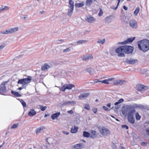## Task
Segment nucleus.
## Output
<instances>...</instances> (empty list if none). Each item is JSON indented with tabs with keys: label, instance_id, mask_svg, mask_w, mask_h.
Returning <instances> with one entry per match:
<instances>
[{
	"label": "nucleus",
	"instance_id": "obj_1",
	"mask_svg": "<svg viewBox=\"0 0 149 149\" xmlns=\"http://www.w3.org/2000/svg\"><path fill=\"white\" fill-rule=\"evenodd\" d=\"M139 48L143 52H146L149 49V40L147 39L143 40L138 42Z\"/></svg>",
	"mask_w": 149,
	"mask_h": 149
},
{
	"label": "nucleus",
	"instance_id": "obj_2",
	"mask_svg": "<svg viewBox=\"0 0 149 149\" xmlns=\"http://www.w3.org/2000/svg\"><path fill=\"white\" fill-rule=\"evenodd\" d=\"M31 79L32 77L30 76H28L27 78L19 79L17 81V83L18 84L22 85V86L21 87H19L18 90H20L23 88H25L28 84L31 82Z\"/></svg>",
	"mask_w": 149,
	"mask_h": 149
},
{
	"label": "nucleus",
	"instance_id": "obj_3",
	"mask_svg": "<svg viewBox=\"0 0 149 149\" xmlns=\"http://www.w3.org/2000/svg\"><path fill=\"white\" fill-rule=\"evenodd\" d=\"M136 112L135 109H130L127 114V119L128 121L131 124H133L135 122V119L134 117V114Z\"/></svg>",
	"mask_w": 149,
	"mask_h": 149
},
{
	"label": "nucleus",
	"instance_id": "obj_4",
	"mask_svg": "<svg viewBox=\"0 0 149 149\" xmlns=\"http://www.w3.org/2000/svg\"><path fill=\"white\" fill-rule=\"evenodd\" d=\"M19 28L17 27L15 28L8 29V30L1 31L0 34H8L14 33L18 30Z\"/></svg>",
	"mask_w": 149,
	"mask_h": 149
},
{
	"label": "nucleus",
	"instance_id": "obj_5",
	"mask_svg": "<svg viewBox=\"0 0 149 149\" xmlns=\"http://www.w3.org/2000/svg\"><path fill=\"white\" fill-rule=\"evenodd\" d=\"M124 47L123 46H121L116 49V52L118 53V56L119 57H124L125 56L124 54L125 50H124Z\"/></svg>",
	"mask_w": 149,
	"mask_h": 149
},
{
	"label": "nucleus",
	"instance_id": "obj_6",
	"mask_svg": "<svg viewBox=\"0 0 149 149\" xmlns=\"http://www.w3.org/2000/svg\"><path fill=\"white\" fill-rule=\"evenodd\" d=\"M100 132L101 134L103 136H107L110 134V131L107 128L105 127H103L100 129Z\"/></svg>",
	"mask_w": 149,
	"mask_h": 149
},
{
	"label": "nucleus",
	"instance_id": "obj_7",
	"mask_svg": "<svg viewBox=\"0 0 149 149\" xmlns=\"http://www.w3.org/2000/svg\"><path fill=\"white\" fill-rule=\"evenodd\" d=\"M124 50H125V53L127 54L131 53L133 51V48L131 46L124 45Z\"/></svg>",
	"mask_w": 149,
	"mask_h": 149
},
{
	"label": "nucleus",
	"instance_id": "obj_8",
	"mask_svg": "<svg viewBox=\"0 0 149 149\" xmlns=\"http://www.w3.org/2000/svg\"><path fill=\"white\" fill-rule=\"evenodd\" d=\"M130 26L133 29H136L138 27L137 22L134 20H131L129 22Z\"/></svg>",
	"mask_w": 149,
	"mask_h": 149
},
{
	"label": "nucleus",
	"instance_id": "obj_9",
	"mask_svg": "<svg viewBox=\"0 0 149 149\" xmlns=\"http://www.w3.org/2000/svg\"><path fill=\"white\" fill-rule=\"evenodd\" d=\"M7 83V82H3L2 84L0 86V94H3L5 93L6 91V88L5 86L6 83Z\"/></svg>",
	"mask_w": 149,
	"mask_h": 149
},
{
	"label": "nucleus",
	"instance_id": "obj_10",
	"mask_svg": "<svg viewBox=\"0 0 149 149\" xmlns=\"http://www.w3.org/2000/svg\"><path fill=\"white\" fill-rule=\"evenodd\" d=\"M137 89L138 91L142 92H144L145 91H146L148 89V88L147 86L142 85H140L137 86Z\"/></svg>",
	"mask_w": 149,
	"mask_h": 149
},
{
	"label": "nucleus",
	"instance_id": "obj_11",
	"mask_svg": "<svg viewBox=\"0 0 149 149\" xmlns=\"http://www.w3.org/2000/svg\"><path fill=\"white\" fill-rule=\"evenodd\" d=\"M137 108H139L141 109H143L144 108V107L143 105L137 104H134L130 105L129 107V108L130 109H136Z\"/></svg>",
	"mask_w": 149,
	"mask_h": 149
},
{
	"label": "nucleus",
	"instance_id": "obj_12",
	"mask_svg": "<svg viewBox=\"0 0 149 149\" xmlns=\"http://www.w3.org/2000/svg\"><path fill=\"white\" fill-rule=\"evenodd\" d=\"M125 61L127 63L130 64H134L137 63L138 61L136 59L130 58V59H126Z\"/></svg>",
	"mask_w": 149,
	"mask_h": 149
},
{
	"label": "nucleus",
	"instance_id": "obj_13",
	"mask_svg": "<svg viewBox=\"0 0 149 149\" xmlns=\"http://www.w3.org/2000/svg\"><path fill=\"white\" fill-rule=\"evenodd\" d=\"M135 38V37H133L128 38L126 40L122 42L121 44H126L128 43L132 42L134 40Z\"/></svg>",
	"mask_w": 149,
	"mask_h": 149
},
{
	"label": "nucleus",
	"instance_id": "obj_14",
	"mask_svg": "<svg viewBox=\"0 0 149 149\" xmlns=\"http://www.w3.org/2000/svg\"><path fill=\"white\" fill-rule=\"evenodd\" d=\"M126 82V81H125L121 80H115L113 81V84L115 85H121L125 83Z\"/></svg>",
	"mask_w": 149,
	"mask_h": 149
},
{
	"label": "nucleus",
	"instance_id": "obj_15",
	"mask_svg": "<svg viewBox=\"0 0 149 149\" xmlns=\"http://www.w3.org/2000/svg\"><path fill=\"white\" fill-rule=\"evenodd\" d=\"M93 58V55L91 54L88 55L84 56L82 58V60L84 61H86L92 59Z\"/></svg>",
	"mask_w": 149,
	"mask_h": 149
},
{
	"label": "nucleus",
	"instance_id": "obj_16",
	"mask_svg": "<svg viewBox=\"0 0 149 149\" xmlns=\"http://www.w3.org/2000/svg\"><path fill=\"white\" fill-rule=\"evenodd\" d=\"M76 103L74 101H67L64 102L62 104V106H64L65 105H69L75 104Z\"/></svg>",
	"mask_w": 149,
	"mask_h": 149
},
{
	"label": "nucleus",
	"instance_id": "obj_17",
	"mask_svg": "<svg viewBox=\"0 0 149 149\" xmlns=\"http://www.w3.org/2000/svg\"><path fill=\"white\" fill-rule=\"evenodd\" d=\"M89 93H83L80 94L79 96V98L80 99H82L83 98H86L89 95Z\"/></svg>",
	"mask_w": 149,
	"mask_h": 149
},
{
	"label": "nucleus",
	"instance_id": "obj_18",
	"mask_svg": "<svg viewBox=\"0 0 149 149\" xmlns=\"http://www.w3.org/2000/svg\"><path fill=\"white\" fill-rule=\"evenodd\" d=\"M51 67L46 63L44 64L41 66V70L43 71H46L50 68Z\"/></svg>",
	"mask_w": 149,
	"mask_h": 149
},
{
	"label": "nucleus",
	"instance_id": "obj_19",
	"mask_svg": "<svg viewBox=\"0 0 149 149\" xmlns=\"http://www.w3.org/2000/svg\"><path fill=\"white\" fill-rule=\"evenodd\" d=\"M45 129L44 126H42L41 127L38 128L36 130V133L37 135H38L41 132L43 131Z\"/></svg>",
	"mask_w": 149,
	"mask_h": 149
},
{
	"label": "nucleus",
	"instance_id": "obj_20",
	"mask_svg": "<svg viewBox=\"0 0 149 149\" xmlns=\"http://www.w3.org/2000/svg\"><path fill=\"white\" fill-rule=\"evenodd\" d=\"M84 147V145L81 143L76 144L74 146V149H81Z\"/></svg>",
	"mask_w": 149,
	"mask_h": 149
},
{
	"label": "nucleus",
	"instance_id": "obj_21",
	"mask_svg": "<svg viewBox=\"0 0 149 149\" xmlns=\"http://www.w3.org/2000/svg\"><path fill=\"white\" fill-rule=\"evenodd\" d=\"M86 21L89 23L93 22L95 21V19L93 17L89 16L85 19Z\"/></svg>",
	"mask_w": 149,
	"mask_h": 149
},
{
	"label": "nucleus",
	"instance_id": "obj_22",
	"mask_svg": "<svg viewBox=\"0 0 149 149\" xmlns=\"http://www.w3.org/2000/svg\"><path fill=\"white\" fill-rule=\"evenodd\" d=\"M60 115V113L59 112H57L51 116L53 120H54L56 118L58 117Z\"/></svg>",
	"mask_w": 149,
	"mask_h": 149
},
{
	"label": "nucleus",
	"instance_id": "obj_23",
	"mask_svg": "<svg viewBox=\"0 0 149 149\" xmlns=\"http://www.w3.org/2000/svg\"><path fill=\"white\" fill-rule=\"evenodd\" d=\"M114 79V78H109L107 79H105L103 81H101V82L104 83L106 84H109L108 82L109 81H112Z\"/></svg>",
	"mask_w": 149,
	"mask_h": 149
},
{
	"label": "nucleus",
	"instance_id": "obj_24",
	"mask_svg": "<svg viewBox=\"0 0 149 149\" xmlns=\"http://www.w3.org/2000/svg\"><path fill=\"white\" fill-rule=\"evenodd\" d=\"M74 8L69 7V8L68 9V12L67 13L68 15L69 16H71L73 13V11Z\"/></svg>",
	"mask_w": 149,
	"mask_h": 149
},
{
	"label": "nucleus",
	"instance_id": "obj_25",
	"mask_svg": "<svg viewBox=\"0 0 149 149\" xmlns=\"http://www.w3.org/2000/svg\"><path fill=\"white\" fill-rule=\"evenodd\" d=\"M36 114V112L34 109H32L29 111L28 113V115L30 116H33Z\"/></svg>",
	"mask_w": 149,
	"mask_h": 149
},
{
	"label": "nucleus",
	"instance_id": "obj_26",
	"mask_svg": "<svg viewBox=\"0 0 149 149\" xmlns=\"http://www.w3.org/2000/svg\"><path fill=\"white\" fill-rule=\"evenodd\" d=\"M9 8L8 7L3 6L0 7V13L3 10H7L9 9Z\"/></svg>",
	"mask_w": 149,
	"mask_h": 149
},
{
	"label": "nucleus",
	"instance_id": "obj_27",
	"mask_svg": "<svg viewBox=\"0 0 149 149\" xmlns=\"http://www.w3.org/2000/svg\"><path fill=\"white\" fill-rule=\"evenodd\" d=\"M78 129V127L77 126L72 127L71 130V132L72 133H76L77 132Z\"/></svg>",
	"mask_w": 149,
	"mask_h": 149
},
{
	"label": "nucleus",
	"instance_id": "obj_28",
	"mask_svg": "<svg viewBox=\"0 0 149 149\" xmlns=\"http://www.w3.org/2000/svg\"><path fill=\"white\" fill-rule=\"evenodd\" d=\"M65 85L66 89L69 90L71 89L72 88L75 86L73 84H66Z\"/></svg>",
	"mask_w": 149,
	"mask_h": 149
},
{
	"label": "nucleus",
	"instance_id": "obj_29",
	"mask_svg": "<svg viewBox=\"0 0 149 149\" xmlns=\"http://www.w3.org/2000/svg\"><path fill=\"white\" fill-rule=\"evenodd\" d=\"M91 133L92 135L91 137L92 138H94L96 137V135H97L96 132L95 131L92 130Z\"/></svg>",
	"mask_w": 149,
	"mask_h": 149
},
{
	"label": "nucleus",
	"instance_id": "obj_30",
	"mask_svg": "<svg viewBox=\"0 0 149 149\" xmlns=\"http://www.w3.org/2000/svg\"><path fill=\"white\" fill-rule=\"evenodd\" d=\"M84 5V2H82L81 3H76L75 4V6L79 8L82 7Z\"/></svg>",
	"mask_w": 149,
	"mask_h": 149
},
{
	"label": "nucleus",
	"instance_id": "obj_31",
	"mask_svg": "<svg viewBox=\"0 0 149 149\" xmlns=\"http://www.w3.org/2000/svg\"><path fill=\"white\" fill-rule=\"evenodd\" d=\"M11 93L13 95L17 97H20L21 96V95L19 94L18 92H16L13 91H12Z\"/></svg>",
	"mask_w": 149,
	"mask_h": 149
},
{
	"label": "nucleus",
	"instance_id": "obj_32",
	"mask_svg": "<svg viewBox=\"0 0 149 149\" xmlns=\"http://www.w3.org/2000/svg\"><path fill=\"white\" fill-rule=\"evenodd\" d=\"M90 136V134L86 131H84L83 133V136L85 137L88 138Z\"/></svg>",
	"mask_w": 149,
	"mask_h": 149
},
{
	"label": "nucleus",
	"instance_id": "obj_33",
	"mask_svg": "<svg viewBox=\"0 0 149 149\" xmlns=\"http://www.w3.org/2000/svg\"><path fill=\"white\" fill-rule=\"evenodd\" d=\"M140 8L139 7H137L134 13V14L136 16L138 13L139 12L140 10Z\"/></svg>",
	"mask_w": 149,
	"mask_h": 149
},
{
	"label": "nucleus",
	"instance_id": "obj_34",
	"mask_svg": "<svg viewBox=\"0 0 149 149\" xmlns=\"http://www.w3.org/2000/svg\"><path fill=\"white\" fill-rule=\"evenodd\" d=\"M70 49L71 48L70 47L67 48L66 49L63 50V53H67L69 52L70 51Z\"/></svg>",
	"mask_w": 149,
	"mask_h": 149
},
{
	"label": "nucleus",
	"instance_id": "obj_35",
	"mask_svg": "<svg viewBox=\"0 0 149 149\" xmlns=\"http://www.w3.org/2000/svg\"><path fill=\"white\" fill-rule=\"evenodd\" d=\"M110 17L111 16L107 17L105 18V21L106 22L109 23L111 22V20Z\"/></svg>",
	"mask_w": 149,
	"mask_h": 149
},
{
	"label": "nucleus",
	"instance_id": "obj_36",
	"mask_svg": "<svg viewBox=\"0 0 149 149\" xmlns=\"http://www.w3.org/2000/svg\"><path fill=\"white\" fill-rule=\"evenodd\" d=\"M105 42V39H104L103 40L101 39H99L97 41V42L99 43H100L102 44H103Z\"/></svg>",
	"mask_w": 149,
	"mask_h": 149
},
{
	"label": "nucleus",
	"instance_id": "obj_37",
	"mask_svg": "<svg viewBox=\"0 0 149 149\" xmlns=\"http://www.w3.org/2000/svg\"><path fill=\"white\" fill-rule=\"evenodd\" d=\"M135 117L137 120H139L141 118V116L138 113H136L135 114Z\"/></svg>",
	"mask_w": 149,
	"mask_h": 149
},
{
	"label": "nucleus",
	"instance_id": "obj_38",
	"mask_svg": "<svg viewBox=\"0 0 149 149\" xmlns=\"http://www.w3.org/2000/svg\"><path fill=\"white\" fill-rule=\"evenodd\" d=\"M92 3V1L91 0H87L86 5L87 6L90 5Z\"/></svg>",
	"mask_w": 149,
	"mask_h": 149
},
{
	"label": "nucleus",
	"instance_id": "obj_39",
	"mask_svg": "<svg viewBox=\"0 0 149 149\" xmlns=\"http://www.w3.org/2000/svg\"><path fill=\"white\" fill-rule=\"evenodd\" d=\"M69 4L70 5L69 7H72L73 8L74 7V2L72 0H69Z\"/></svg>",
	"mask_w": 149,
	"mask_h": 149
},
{
	"label": "nucleus",
	"instance_id": "obj_40",
	"mask_svg": "<svg viewBox=\"0 0 149 149\" xmlns=\"http://www.w3.org/2000/svg\"><path fill=\"white\" fill-rule=\"evenodd\" d=\"M87 41V40H79L78 41H77V43H78L79 44H81L85 43Z\"/></svg>",
	"mask_w": 149,
	"mask_h": 149
},
{
	"label": "nucleus",
	"instance_id": "obj_41",
	"mask_svg": "<svg viewBox=\"0 0 149 149\" xmlns=\"http://www.w3.org/2000/svg\"><path fill=\"white\" fill-rule=\"evenodd\" d=\"M19 101L22 103V105L23 107H26V104L25 102H24V100L21 99H19Z\"/></svg>",
	"mask_w": 149,
	"mask_h": 149
},
{
	"label": "nucleus",
	"instance_id": "obj_42",
	"mask_svg": "<svg viewBox=\"0 0 149 149\" xmlns=\"http://www.w3.org/2000/svg\"><path fill=\"white\" fill-rule=\"evenodd\" d=\"M19 125L18 124H14L11 126V129H15L17 128Z\"/></svg>",
	"mask_w": 149,
	"mask_h": 149
},
{
	"label": "nucleus",
	"instance_id": "obj_43",
	"mask_svg": "<svg viewBox=\"0 0 149 149\" xmlns=\"http://www.w3.org/2000/svg\"><path fill=\"white\" fill-rule=\"evenodd\" d=\"M66 89V87L65 85H63L61 88V90L63 91H64Z\"/></svg>",
	"mask_w": 149,
	"mask_h": 149
},
{
	"label": "nucleus",
	"instance_id": "obj_44",
	"mask_svg": "<svg viewBox=\"0 0 149 149\" xmlns=\"http://www.w3.org/2000/svg\"><path fill=\"white\" fill-rule=\"evenodd\" d=\"M6 46L5 44H3L2 45H0V51L3 49Z\"/></svg>",
	"mask_w": 149,
	"mask_h": 149
},
{
	"label": "nucleus",
	"instance_id": "obj_45",
	"mask_svg": "<svg viewBox=\"0 0 149 149\" xmlns=\"http://www.w3.org/2000/svg\"><path fill=\"white\" fill-rule=\"evenodd\" d=\"M84 108L88 110H89L90 109V106L88 104L85 105L84 107Z\"/></svg>",
	"mask_w": 149,
	"mask_h": 149
},
{
	"label": "nucleus",
	"instance_id": "obj_46",
	"mask_svg": "<svg viewBox=\"0 0 149 149\" xmlns=\"http://www.w3.org/2000/svg\"><path fill=\"white\" fill-rule=\"evenodd\" d=\"M144 126L145 127H149V120L147 121L144 123Z\"/></svg>",
	"mask_w": 149,
	"mask_h": 149
},
{
	"label": "nucleus",
	"instance_id": "obj_47",
	"mask_svg": "<svg viewBox=\"0 0 149 149\" xmlns=\"http://www.w3.org/2000/svg\"><path fill=\"white\" fill-rule=\"evenodd\" d=\"M47 108V107L46 106L43 107V106H41L40 108V109L41 111H45Z\"/></svg>",
	"mask_w": 149,
	"mask_h": 149
},
{
	"label": "nucleus",
	"instance_id": "obj_48",
	"mask_svg": "<svg viewBox=\"0 0 149 149\" xmlns=\"http://www.w3.org/2000/svg\"><path fill=\"white\" fill-rule=\"evenodd\" d=\"M103 109L105 111H110V110L108 108L105 106H103Z\"/></svg>",
	"mask_w": 149,
	"mask_h": 149
},
{
	"label": "nucleus",
	"instance_id": "obj_49",
	"mask_svg": "<svg viewBox=\"0 0 149 149\" xmlns=\"http://www.w3.org/2000/svg\"><path fill=\"white\" fill-rule=\"evenodd\" d=\"M103 12L101 10H100V12L98 14V15L99 16H101L103 14Z\"/></svg>",
	"mask_w": 149,
	"mask_h": 149
},
{
	"label": "nucleus",
	"instance_id": "obj_50",
	"mask_svg": "<svg viewBox=\"0 0 149 149\" xmlns=\"http://www.w3.org/2000/svg\"><path fill=\"white\" fill-rule=\"evenodd\" d=\"M122 127L123 128H125L127 129H128V127L126 125H122Z\"/></svg>",
	"mask_w": 149,
	"mask_h": 149
},
{
	"label": "nucleus",
	"instance_id": "obj_51",
	"mask_svg": "<svg viewBox=\"0 0 149 149\" xmlns=\"http://www.w3.org/2000/svg\"><path fill=\"white\" fill-rule=\"evenodd\" d=\"M123 99L122 98H121L118 101L119 102V103L120 104L122 102H123Z\"/></svg>",
	"mask_w": 149,
	"mask_h": 149
},
{
	"label": "nucleus",
	"instance_id": "obj_52",
	"mask_svg": "<svg viewBox=\"0 0 149 149\" xmlns=\"http://www.w3.org/2000/svg\"><path fill=\"white\" fill-rule=\"evenodd\" d=\"M101 82V81H99V80H98V79H97V80H95V81L93 83H94V84L96 83L99 82Z\"/></svg>",
	"mask_w": 149,
	"mask_h": 149
},
{
	"label": "nucleus",
	"instance_id": "obj_53",
	"mask_svg": "<svg viewBox=\"0 0 149 149\" xmlns=\"http://www.w3.org/2000/svg\"><path fill=\"white\" fill-rule=\"evenodd\" d=\"M68 113L71 114H72L74 113L73 111L72 110H70V111H68Z\"/></svg>",
	"mask_w": 149,
	"mask_h": 149
},
{
	"label": "nucleus",
	"instance_id": "obj_54",
	"mask_svg": "<svg viewBox=\"0 0 149 149\" xmlns=\"http://www.w3.org/2000/svg\"><path fill=\"white\" fill-rule=\"evenodd\" d=\"M63 133L66 135H68L69 134V133L67 131H63Z\"/></svg>",
	"mask_w": 149,
	"mask_h": 149
},
{
	"label": "nucleus",
	"instance_id": "obj_55",
	"mask_svg": "<svg viewBox=\"0 0 149 149\" xmlns=\"http://www.w3.org/2000/svg\"><path fill=\"white\" fill-rule=\"evenodd\" d=\"M118 1V4H117V7L115 8V9H117V8H118V7L119 5V3L120 1V0H117Z\"/></svg>",
	"mask_w": 149,
	"mask_h": 149
},
{
	"label": "nucleus",
	"instance_id": "obj_56",
	"mask_svg": "<svg viewBox=\"0 0 149 149\" xmlns=\"http://www.w3.org/2000/svg\"><path fill=\"white\" fill-rule=\"evenodd\" d=\"M146 131L148 135H149V129H147L146 130Z\"/></svg>",
	"mask_w": 149,
	"mask_h": 149
},
{
	"label": "nucleus",
	"instance_id": "obj_57",
	"mask_svg": "<svg viewBox=\"0 0 149 149\" xmlns=\"http://www.w3.org/2000/svg\"><path fill=\"white\" fill-rule=\"evenodd\" d=\"M93 111L95 113H96L97 112V109H93Z\"/></svg>",
	"mask_w": 149,
	"mask_h": 149
},
{
	"label": "nucleus",
	"instance_id": "obj_58",
	"mask_svg": "<svg viewBox=\"0 0 149 149\" xmlns=\"http://www.w3.org/2000/svg\"><path fill=\"white\" fill-rule=\"evenodd\" d=\"M123 9L125 10H127V8L125 6H124L123 7Z\"/></svg>",
	"mask_w": 149,
	"mask_h": 149
},
{
	"label": "nucleus",
	"instance_id": "obj_59",
	"mask_svg": "<svg viewBox=\"0 0 149 149\" xmlns=\"http://www.w3.org/2000/svg\"><path fill=\"white\" fill-rule=\"evenodd\" d=\"M57 42L58 43L59 42H61L63 41V40H57Z\"/></svg>",
	"mask_w": 149,
	"mask_h": 149
},
{
	"label": "nucleus",
	"instance_id": "obj_60",
	"mask_svg": "<svg viewBox=\"0 0 149 149\" xmlns=\"http://www.w3.org/2000/svg\"><path fill=\"white\" fill-rule=\"evenodd\" d=\"M45 12L44 11H40V13L41 14H42L44 13Z\"/></svg>",
	"mask_w": 149,
	"mask_h": 149
},
{
	"label": "nucleus",
	"instance_id": "obj_61",
	"mask_svg": "<svg viewBox=\"0 0 149 149\" xmlns=\"http://www.w3.org/2000/svg\"><path fill=\"white\" fill-rule=\"evenodd\" d=\"M124 18V17H123V16H122L121 17V19L122 21H124L125 20V19H124L123 18Z\"/></svg>",
	"mask_w": 149,
	"mask_h": 149
},
{
	"label": "nucleus",
	"instance_id": "obj_62",
	"mask_svg": "<svg viewBox=\"0 0 149 149\" xmlns=\"http://www.w3.org/2000/svg\"><path fill=\"white\" fill-rule=\"evenodd\" d=\"M107 106L108 107H110V106H111V104L110 103H108L107 104Z\"/></svg>",
	"mask_w": 149,
	"mask_h": 149
},
{
	"label": "nucleus",
	"instance_id": "obj_63",
	"mask_svg": "<svg viewBox=\"0 0 149 149\" xmlns=\"http://www.w3.org/2000/svg\"><path fill=\"white\" fill-rule=\"evenodd\" d=\"M145 144H146V143L144 142H143L141 143V145L143 146L145 145Z\"/></svg>",
	"mask_w": 149,
	"mask_h": 149
},
{
	"label": "nucleus",
	"instance_id": "obj_64",
	"mask_svg": "<svg viewBox=\"0 0 149 149\" xmlns=\"http://www.w3.org/2000/svg\"><path fill=\"white\" fill-rule=\"evenodd\" d=\"M119 102H116L115 103V105H118V104H119Z\"/></svg>",
	"mask_w": 149,
	"mask_h": 149
}]
</instances>
